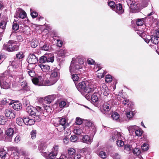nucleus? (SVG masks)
<instances>
[{"label": "nucleus", "instance_id": "obj_1", "mask_svg": "<svg viewBox=\"0 0 159 159\" xmlns=\"http://www.w3.org/2000/svg\"><path fill=\"white\" fill-rule=\"evenodd\" d=\"M76 87L79 91L84 92L85 94L91 93L94 90V88L91 83L88 82L83 81L80 82L78 85H76Z\"/></svg>", "mask_w": 159, "mask_h": 159}, {"label": "nucleus", "instance_id": "obj_2", "mask_svg": "<svg viewBox=\"0 0 159 159\" xmlns=\"http://www.w3.org/2000/svg\"><path fill=\"white\" fill-rule=\"evenodd\" d=\"M76 61L74 62L72 60L71 62L69 70L71 74L73 71L82 69L84 59L81 57H78Z\"/></svg>", "mask_w": 159, "mask_h": 159}, {"label": "nucleus", "instance_id": "obj_3", "mask_svg": "<svg viewBox=\"0 0 159 159\" xmlns=\"http://www.w3.org/2000/svg\"><path fill=\"white\" fill-rule=\"evenodd\" d=\"M19 45L13 40H9L3 45V49L8 52H12L18 50Z\"/></svg>", "mask_w": 159, "mask_h": 159}, {"label": "nucleus", "instance_id": "obj_4", "mask_svg": "<svg viewBox=\"0 0 159 159\" xmlns=\"http://www.w3.org/2000/svg\"><path fill=\"white\" fill-rule=\"evenodd\" d=\"M10 82L8 76L6 75L5 73L1 75L0 76V84L1 88L5 89L10 88Z\"/></svg>", "mask_w": 159, "mask_h": 159}, {"label": "nucleus", "instance_id": "obj_5", "mask_svg": "<svg viewBox=\"0 0 159 159\" xmlns=\"http://www.w3.org/2000/svg\"><path fill=\"white\" fill-rule=\"evenodd\" d=\"M54 61V56L52 53L46 54L40 57L39 61L40 63L52 62Z\"/></svg>", "mask_w": 159, "mask_h": 159}, {"label": "nucleus", "instance_id": "obj_6", "mask_svg": "<svg viewBox=\"0 0 159 159\" xmlns=\"http://www.w3.org/2000/svg\"><path fill=\"white\" fill-rule=\"evenodd\" d=\"M91 124V126L88 125L85 126L84 128V129H85V134H89L91 136H94L96 132V129L92 123H89V125Z\"/></svg>", "mask_w": 159, "mask_h": 159}, {"label": "nucleus", "instance_id": "obj_7", "mask_svg": "<svg viewBox=\"0 0 159 159\" xmlns=\"http://www.w3.org/2000/svg\"><path fill=\"white\" fill-rule=\"evenodd\" d=\"M159 38V30H157L154 34V35L151 36V42L153 44L156 45L157 44V47H159V41H158V39ZM159 55V52H157Z\"/></svg>", "mask_w": 159, "mask_h": 159}, {"label": "nucleus", "instance_id": "obj_8", "mask_svg": "<svg viewBox=\"0 0 159 159\" xmlns=\"http://www.w3.org/2000/svg\"><path fill=\"white\" fill-rule=\"evenodd\" d=\"M33 83L35 85L39 86H44L45 81L43 78L41 76H39L32 79Z\"/></svg>", "mask_w": 159, "mask_h": 159}, {"label": "nucleus", "instance_id": "obj_9", "mask_svg": "<svg viewBox=\"0 0 159 159\" xmlns=\"http://www.w3.org/2000/svg\"><path fill=\"white\" fill-rule=\"evenodd\" d=\"M111 108V106L110 104L108 102L104 103L100 108V110L101 112L104 114H108Z\"/></svg>", "mask_w": 159, "mask_h": 159}, {"label": "nucleus", "instance_id": "obj_10", "mask_svg": "<svg viewBox=\"0 0 159 159\" xmlns=\"http://www.w3.org/2000/svg\"><path fill=\"white\" fill-rule=\"evenodd\" d=\"M4 114L6 117L8 119H13L15 118L16 114L14 111L11 109H7L4 111Z\"/></svg>", "mask_w": 159, "mask_h": 159}, {"label": "nucleus", "instance_id": "obj_11", "mask_svg": "<svg viewBox=\"0 0 159 159\" xmlns=\"http://www.w3.org/2000/svg\"><path fill=\"white\" fill-rule=\"evenodd\" d=\"M122 137L121 133L120 132L115 130L112 132V135L110 140L114 141L116 139L117 140L122 139Z\"/></svg>", "mask_w": 159, "mask_h": 159}, {"label": "nucleus", "instance_id": "obj_12", "mask_svg": "<svg viewBox=\"0 0 159 159\" xmlns=\"http://www.w3.org/2000/svg\"><path fill=\"white\" fill-rule=\"evenodd\" d=\"M99 92L105 96H107L109 94L108 89L105 83H103L100 85Z\"/></svg>", "mask_w": 159, "mask_h": 159}, {"label": "nucleus", "instance_id": "obj_13", "mask_svg": "<svg viewBox=\"0 0 159 159\" xmlns=\"http://www.w3.org/2000/svg\"><path fill=\"white\" fill-rule=\"evenodd\" d=\"M60 76L59 70L57 68L52 70L50 74V77L57 81Z\"/></svg>", "mask_w": 159, "mask_h": 159}, {"label": "nucleus", "instance_id": "obj_14", "mask_svg": "<svg viewBox=\"0 0 159 159\" xmlns=\"http://www.w3.org/2000/svg\"><path fill=\"white\" fill-rule=\"evenodd\" d=\"M85 98L88 100H91L92 102H96L98 100V98L97 94L94 93L93 95L90 96V93L85 94Z\"/></svg>", "mask_w": 159, "mask_h": 159}, {"label": "nucleus", "instance_id": "obj_15", "mask_svg": "<svg viewBox=\"0 0 159 159\" xmlns=\"http://www.w3.org/2000/svg\"><path fill=\"white\" fill-rule=\"evenodd\" d=\"M38 61L37 57L34 54H30L28 59V61L30 64H34Z\"/></svg>", "mask_w": 159, "mask_h": 159}, {"label": "nucleus", "instance_id": "obj_16", "mask_svg": "<svg viewBox=\"0 0 159 159\" xmlns=\"http://www.w3.org/2000/svg\"><path fill=\"white\" fill-rule=\"evenodd\" d=\"M57 96L56 95H49L44 99L43 103L50 104L56 98Z\"/></svg>", "mask_w": 159, "mask_h": 159}, {"label": "nucleus", "instance_id": "obj_17", "mask_svg": "<svg viewBox=\"0 0 159 159\" xmlns=\"http://www.w3.org/2000/svg\"><path fill=\"white\" fill-rule=\"evenodd\" d=\"M114 11L119 15L123 14L124 11L122 5L120 3L117 4L116 5V7L114 9Z\"/></svg>", "mask_w": 159, "mask_h": 159}, {"label": "nucleus", "instance_id": "obj_18", "mask_svg": "<svg viewBox=\"0 0 159 159\" xmlns=\"http://www.w3.org/2000/svg\"><path fill=\"white\" fill-rule=\"evenodd\" d=\"M26 12L24 11H16L14 16L16 18H20L21 19H24L26 17Z\"/></svg>", "mask_w": 159, "mask_h": 159}, {"label": "nucleus", "instance_id": "obj_19", "mask_svg": "<svg viewBox=\"0 0 159 159\" xmlns=\"http://www.w3.org/2000/svg\"><path fill=\"white\" fill-rule=\"evenodd\" d=\"M59 147L57 145H55L52 149V151L48 155L50 157L56 156L58 153Z\"/></svg>", "mask_w": 159, "mask_h": 159}, {"label": "nucleus", "instance_id": "obj_20", "mask_svg": "<svg viewBox=\"0 0 159 159\" xmlns=\"http://www.w3.org/2000/svg\"><path fill=\"white\" fill-rule=\"evenodd\" d=\"M14 134L13 129L11 128H8L6 132V134L9 137V139L8 140L9 141H11L12 139V137Z\"/></svg>", "mask_w": 159, "mask_h": 159}, {"label": "nucleus", "instance_id": "obj_21", "mask_svg": "<svg viewBox=\"0 0 159 159\" xmlns=\"http://www.w3.org/2000/svg\"><path fill=\"white\" fill-rule=\"evenodd\" d=\"M82 142L87 144H90L92 142V139H91L90 136L85 135L83 137Z\"/></svg>", "mask_w": 159, "mask_h": 159}, {"label": "nucleus", "instance_id": "obj_22", "mask_svg": "<svg viewBox=\"0 0 159 159\" xmlns=\"http://www.w3.org/2000/svg\"><path fill=\"white\" fill-rule=\"evenodd\" d=\"M57 81L50 77L49 79L45 81L44 86L52 85L55 84Z\"/></svg>", "mask_w": 159, "mask_h": 159}, {"label": "nucleus", "instance_id": "obj_23", "mask_svg": "<svg viewBox=\"0 0 159 159\" xmlns=\"http://www.w3.org/2000/svg\"><path fill=\"white\" fill-rule=\"evenodd\" d=\"M138 128V127L136 125H130L127 128L129 134L131 135H133L135 133V131Z\"/></svg>", "mask_w": 159, "mask_h": 159}, {"label": "nucleus", "instance_id": "obj_24", "mask_svg": "<svg viewBox=\"0 0 159 159\" xmlns=\"http://www.w3.org/2000/svg\"><path fill=\"white\" fill-rule=\"evenodd\" d=\"M16 81L17 82H21L24 79L22 72L20 73L16 72Z\"/></svg>", "mask_w": 159, "mask_h": 159}, {"label": "nucleus", "instance_id": "obj_25", "mask_svg": "<svg viewBox=\"0 0 159 159\" xmlns=\"http://www.w3.org/2000/svg\"><path fill=\"white\" fill-rule=\"evenodd\" d=\"M120 102L122 104L125 106H127L129 109H130V106L131 105V102L129 100L126 99H120Z\"/></svg>", "mask_w": 159, "mask_h": 159}, {"label": "nucleus", "instance_id": "obj_26", "mask_svg": "<svg viewBox=\"0 0 159 159\" xmlns=\"http://www.w3.org/2000/svg\"><path fill=\"white\" fill-rule=\"evenodd\" d=\"M85 129H84V128L77 127L74 130V132L77 135H80L81 134H85Z\"/></svg>", "mask_w": 159, "mask_h": 159}, {"label": "nucleus", "instance_id": "obj_27", "mask_svg": "<svg viewBox=\"0 0 159 159\" xmlns=\"http://www.w3.org/2000/svg\"><path fill=\"white\" fill-rule=\"evenodd\" d=\"M12 107L15 110L17 111L21 109L22 108V104L18 101L16 102H13Z\"/></svg>", "mask_w": 159, "mask_h": 159}, {"label": "nucleus", "instance_id": "obj_28", "mask_svg": "<svg viewBox=\"0 0 159 159\" xmlns=\"http://www.w3.org/2000/svg\"><path fill=\"white\" fill-rule=\"evenodd\" d=\"M34 109L32 110L29 114L31 116H35V117H34L35 118L34 120L36 119L38 121H40L41 119L39 117V115H38V112L34 111Z\"/></svg>", "mask_w": 159, "mask_h": 159}, {"label": "nucleus", "instance_id": "obj_29", "mask_svg": "<svg viewBox=\"0 0 159 159\" xmlns=\"http://www.w3.org/2000/svg\"><path fill=\"white\" fill-rule=\"evenodd\" d=\"M30 66L29 65L27 67V71L28 74L31 77H34L35 76L34 71L32 69H29Z\"/></svg>", "mask_w": 159, "mask_h": 159}, {"label": "nucleus", "instance_id": "obj_30", "mask_svg": "<svg viewBox=\"0 0 159 159\" xmlns=\"http://www.w3.org/2000/svg\"><path fill=\"white\" fill-rule=\"evenodd\" d=\"M7 153V152L4 148H0V157L2 159H5V158Z\"/></svg>", "mask_w": 159, "mask_h": 159}, {"label": "nucleus", "instance_id": "obj_31", "mask_svg": "<svg viewBox=\"0 0 159 159\" xmlns=\"http://www.w3.org/2000/svg\"><path fill=\"white\" fill-rule=\"evenodd\" d=\"M97 154L101 158H105L107 157L106 152L103 150H99L97 152Z\"/></svg>", "mask_w": 159, "mask_h": 159}, {"label": "nucleus", "instance_id": "obj_32", "mask_svg": "<svg viewBox=\"0 0 159 159\" xmlns=\"http://www.w3.org/2000/svg\"><path fill=\"white\" fill-rule=\"evenodd\" d=\"M39 66L41 69L44 72H48L49 70L50 69V66L48 65L41 64L39 65Z\"/></svg>", "mask_w": 159, "mask_h": 159}, {"label": "nucleus", "instance_id": "obj_33", "mask_svg": "<svg viewBox=\"0 0 159 159\" xmlns=\"http://www.w3.org/2000/svg\"><path fill=\"white\" fill-rule=\"evenodd\" d=\"M91 149L89 147L84 148L80 150L81 153H83L84 154H89L90 152Z\"/></svg>", "mask_w": 159, "mask_h": 159}, {"label": "nucleus", "instance_id": "obj_34", "mask_svg": "<svg viewBox=\"0 0 159 159\" xmlns=\"http://www.w3.org/2000/svg\"><path fill=\"white\" fill-rule=\"evenodd\" d=\"M67 50L65 48H62L60 49L58 53L59 56L61 57H64L67 55Z\"/></svg>", "mask_w": 159, "mask_h": 159}, {"label": "nucleus", "instance_id": "obj_35", "mask_svg": "<svg viewBox=\"0 0 159 159\" xmlns=\"http://www.w3.org/2000/svg\"><path fill=\"white\" fill-rule=\"evenodd\" d=\"M75 150L73 148H70L68 150V154H69V157H68V159H69V157H71L73 156H74L75 154Z\"/></svg>", "mask_w": 159, "mask_h": 159}, {"label": "nucleus", "instance_id": "obj_36", "mask_svg": "<svg viewBox=\"0 0 159 159\" xmlns=\"http://www.w3.org/2000/svg\"><path fill=\"white\" fill-rule=\"evenodd\" d=\"M20 60H18L15 58L14 60L12 61L11 65L14 67L16 68L20 64Z\"/></svg>", "mask_w": 159, "mask_h": 159}, {"label": "nucleus", "instance_id": "obj_37", "mask_svg": "<svg viewBox=\"0 0 159 159\" xmlns=\"http://www.w3.org/2000/svg\"><path fill=\"white\" fill-rule=\"evenodd\" d=\"M7 121V119L6 117L2 116H0V125H4Z\"/></svg>", "mask_w": 159, "mask_h": 159}, {"label": "nucleus", "instance_id": "obj_38", "mask_svg": "<svg viewBox=\"0 0 159 159\" xmlns=\"http://www.w3.org/2000/svg\"><path fill=\"white\" fill-rule=\"evenodd\" d=\"M125 114L127 118L129 119H131L134 116V113L133 111H129L126 112Z\"/></svg>", "mask_w": 159, "mask_h": 159}, {"label": "nucleus", "instance_id": "obj_39", "mask_svg": "<svg viewBox=\"0 0 159 159\" xmlns=\"http://www.w3.org/2000/svg\"><path fill=\"white\" fill-rule=\"evenodd\" d=\"M46 143L43 142L39 144V151H43L46 148Z\"/></svg>", "mask_w": 159, "mask_h": 159}, {"label": "nucleus", "instance_id": "obj_40", "mask_svg": "<svg viewBox=\"0 0 159 159\" xmlns=\"http://www.w3.org/2000/svg\"><path fill=\"white\" fill-rule=\"evenodd\" d=\"M16 123L19 126H22L24 125L23 118L19 117L16 120Z\"/></svg>", "mask_w": 159, "mask_h": 159}, {"label": "nucleus", "instance_id": "obj_41", "mask_svg": "<svg viewBox=\"0 0 159 159\" xmlns=\"http://www.w3.org/2000/svg\"><path fill=\"white\" fill-rule=\"evenodd\" d=\"M112 118L115 120H117L119 118V115L116 112H113L111 115Z\"/></svg>", "mask_w": 159, "mask_h": 159}, {"label": "nucleus", "instance_id": "obj_42", "mask_svg": "<svg viewBox=\"0 0 159 159\" xmlns=\"http://www.w3.org/2000/svg\"><path fill=\"white\" fill-rule=\"evenodd\" d=\"M143 131L140 129L139 128L135 131L136 135L138 137H140L143 134Z\"/></svg>", "mask_w": 159, "mask_h": 159}, {"label": "nucleus", "instance_id": "obj_43", "mask_svg": "<svg viewBox=\"0 0 159 159\" xmlns=\"http://www.w3.org/2000/svg\"><path fill=\"white\" fill-rule=\"evenodd\" d=\"M132 147L129 145H125V148L124 149V152L126 153H128L130 151Z\"/></svg>", "mask_w": 159, "mask_h": 159}, {"label": "nucleus", "instance_id": "obj_44", "mask_svg": "<svg viewBox=\"0 0 159 159\" xmlns=\"http://www.w3.org/2000/svg\"><path fill=\"white\" fill-rule=\"evenodd\" d=\"M41 48L42 50L45 51H48L50 49L48 43H45L41 47Z\"/></svg>", "mask_w": 159, "mask_h": 159}, {"label": "nucleus", "instance_id": "obj_45", "mask_svg": "<svg viewBox=\"0 0 159 159\" xmlns=\"http://www.w3.org/2000/svg\"><path fill=\"white\" fill-rule=\"evenodd\" d=\"M24 57V55L22 52H20L16 55V59L18 60H20V59L23 58Z\"/></svg>", "mask_w": 159, "mask_h": 159}, {"label": "nucleus", "instance_id": "obj_46", "mask_svg": "<svg viewBox=\"0 0 159 159\" xmlns=\"http://www.w3.org/2000/svg\"><path fill=\"white\" fill-rule=\"evenodd\" d=\"M38 45V42L33 39L31 41V46L33 48H36Z\"/></svg>", "mask_w": 159, "mask_h": 159}, {"label": "nucleus", "instance_id": "obj_47", "mask_svg": "<svg viewBox=\"0 0 159 159\" xmlns=\"http://www.w3.org/2000/svg\"><path fill=\"white\" fill-rule=\"evenodd\" d=\"M16 151L18 154V155H24L25 154V152L23 149L22 148H16Z\"/></svg>", "mask_w": 159, "mask_h": 159}, {"label": "nucleus", "instance_id": "obj_48", "mask_svg": "<svg viewBox=\"0 0 159 159\" xmlns=\"http://www.w3.org/2000/svg\"><path fill=\"white\" fill-rule=\"evenodd\" d=\"M108 5L113 10L116 6L115 2L112 1L109 2L108 3Z\"/></svg>", "mask_w": 159, "mask_h": 159}, {"label": "nucleus", "instance_id": "obj_49", "mask_svg": "<svg viewBox=\"0 0 159 159\" xmlns=\"http://www.w3.org/2000/svg\"><path fill=\"white\" fill-rule=\"evenodd\" d=\"M66 126L58 124L57 126V129L58 131L61 132L64 130Z\"/></svg>", "mask_w": 159, "mask_h": 159}, {"label": "nucleus", "instance_id": "obj_50", "mask_svg": "<svg viewBox=\"0 0 159 159\" xmlns=\"http://www.w3.org/2000/svg\"><path fill=\"white\" fill-rule=\"evenodd\" d=\"M112 79L111 75H107L105 78V80L106 82H110L112 81Z\"/></svg>", "mask_w": 159, "mask_h": 159}, {"label": "nucleus", "instance_id": "obj_51", "mask_svg": "<svg viewBox=\"0 0 159 159\" xmlns=\"http://www.w3.org/2000/svg\"><path fill=\"white\" fill-rule=\"evenodd\" d=\"M100 73H98V77L99 78H101L103 77L104 75L106 74V72L104 70H101Z\"/></svg>", "mask_w": 159, "mask_h": 159}, {"label": "nucleus", "instance_id": "obj_52", "mask_svg": "<svg viewBox=\"0 0 159 159\" xmlns=\"http://www.w3.org/2000/svg\"><path fill=\"white\" fill-rule=\"evenodd\" d=\"M116 143L117 146L119 147L123 146L124 145V142L122 141L121 139L117 140L116 141Z\"/></svg>", "mask_w": 159, "mask_h": 159}, {"label": "nucleus", "instance_id": "obj_53", "mask_svg": "<svg viewBox=\"0 0 159 159\" xmlns=\"http://www.w3.org/2000/svg\"><path fill=\"white\" fill-rule=\"evenodd\" d=\"M149 145L147 143H144L143 145L141 146V148L142 150L144 151H147L149 149Z\"/></svg>", "mask_w": 159, "mask_h": 159}, {"label": "nucleus", "instance_id": "obj_54", "mask_svg": "<svg viewBox=\"0 0 159 159\" xmlns=\"http://www.w3.org/2000/svg\"><path fill=\"white\" fill-rule=\"evenodd\" d=\"M133 153L134 154L138 155L141 153V150L139 148H135L133 150Z\"/></svg>", "mask_w": 159, "mask_h": 159}, {"label": "nucleus", "instance_id": "obj_55", "mask_svg": "<svg viewBox=\"0 0 159 159\" xmlns=\"http://www.w3.org/2000/svg\"><path fill=\"white\" fill-rule=\"evenodd\" d=\"M59 124L66 126V120L65 118H62L59 120Z\"/></svg>", "mask_w": 159, "mask_h": 159}, {"label": "nucleus", "instance_id": "obj_56", "mask_svg": "<svg viewBox=\"0 0 159 159\" xmlns=\"http://www.w3.org/2000/svg\"><path fill=\"white\" fill-rule=\"evenodd\" d=\"M12 28L13 30L15 31L17 30L19 28V25L16 22H15V21L13 23Z\"/></svg>", "mask_w": 159, "mask_h": 159}, {"label": "nucleus", "instance_id": "obj_57", "mask_svg": "<svg viewBox=\"0 0 159 159\" xmlns=\"http://www.w3.org/2000/svg\"><path fill=\"white\" fill-rule=\"evenodd\" d=\"M30 135L32 139H34L36 135V131L35 130H33L30 133Z\"/></svg>", "mask_w": 159, "mask_h": 159}, {"label": "nucleus", "instance_id": "obj_58", "mask_svg": "<svg viewBox=\"0 0 159 159\" xmlns=\"http://www.w3.org/2000/svg\"><path fill=\"white\" fill-rule=\"evenodd\" d=\"M21 86L23 88L24 90L26 91L27 90V88H28V85L27 83L25 81H23L22 82H21Z\"/></svg>", "mask_w": 159, "mask_h": 159}, {"label": "nucleus", "instance_id": "obj_59", "mask_svg": "<svg viewBox=\"0 0 159 159\" xmlns=\"http://www.w3.org/2000/svg\"><path fill=\"white\" fill-rule=\"evenodd\" d=\"M31 15L33 18H35L38 16V13L35 11H33L32 9H30Z\"/></svg>", "mask_w": 159, "mask_h": 159}, {"label": "nucleus", "instance_id": "obj_60", "mask_svg": "<svg viewBox=\"0 0 159 159\" xmlns=\"http://www.w3.org/2000/svg\"><path fill=\"white\" fill-rule=\"evenodd\" d=\"M136 24L138 25H142L143 24V19H138L136 21Z\"/></svg>", "mask_w": 159, "mask_h": 159}, {"label": "nucleus", "instance_id": "obj_61", "mask_svg": "<svg viewBox=\"0 0 159 159\" xmlns=\"http://www.w3.org/2000/svg\"><path fill=\"white\" fill-rule=\"evenodd\" d=\"M72 79L74 81H78L79 80V77L77 74H74L72 75Z\"/></svg>", "mask_w": 159, "mask_h": 159}, {"label": "nucleus", "instance_id": "obj_62", "mask_svg": "<svg viewBox=\"0 0 159 159\" xmlns=\"http://www.w3.org/2000/svg\"><path fill=\"white\" fill-rule=\"evenodd\" d=\"M7 24V23L5 21H2L0 23V28L4 29H5L6 26Z\"/></svg>", "mask_w": 159, "mask_h": 159}, {"label": "nucleus", "instance_id": "obj_63", "mask_svg": "<svg viewBox=\"0 0 159 159\" xmlns=\"http://www.w3.org/2000/svg\"><path fill=\"white\" fill-rule=\"evenodd\" d=\"M5 101H6V105H9L13 104L14 102L13 100H11L9 98H6Z\"/></svg>", "mask_w": 159, "mask_h": 159}, {"label": "nucleus", "instance_id": "obj_64", "mask_svg": "<svg viewBox=\"0 0 159 159\" xmlns=\"http://www.w3.org/2000/svg\"><path fill=\"white\" fill-rule=\"evenodd\" d=\"M113 157L114 159H120L121 157L118 153H116L113 155Z\"/></svg>", "mask_w": 159, "mask_h": 159}]
</instances>
